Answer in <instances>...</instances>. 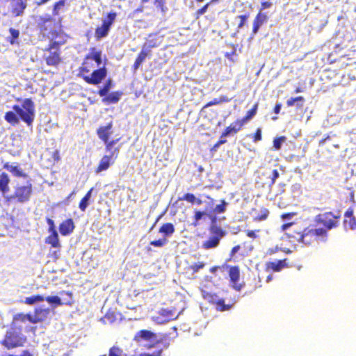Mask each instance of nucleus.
Segmentation results:
<instances>
[{
  "instance_id": "obj_1",
  "label": "nucleus",
  "mask_w": 356,
  "mask_h": 356,
  "mask_svg": "<svg viewBox=\"0 0 356 356\" xmlns=\"http://www.w3.org/2000/svg\"><path fill=\"white\" fill-rule=\"evenodd\" d=\"M102 52L95 47L90 49L78 69V76L90 85L100 84L107 76L105 65L102 66Z\"/></svg>"
},
{
  "instance_id": "obj_2",
  "label": "nucleus",
  "mask_w": 356,
  "mask_h": 356,
  "mask_svg": "<svg viewBox=\"0 0 356 356\" xmlns=\"http://www.w3.org/2000/svg\"><path fill=\"white\" fill-rule=\"evenodd\" d=\"M62 19L60 18L58 22L51 15L40 16L37 22V27L43 36L50 38V40L63 39L64 33L61 30Z\"/></svg>"
},
{
  "instance_id": "obj_3",
  "label": "nucleus",
  "mask_w": 356,
  "mask_h": 356,
  "mask_svg": "<svg viewBox=\"0 0 356 356\" xmlns=\"http://www.w3.org/2000/svg\"><path fill=\"white\" fill-rule=\"evenodd\" d=\"M33 193V186L31 180H27L24 184L17 183L14 186V192L11 195L5 197L6 202L15 200L19 204H24L30 201Z\"/></svg>"
},
{
  "instance_id": "obj_4",
  "label": "nucleus",
  "mask_w": 356,
  "mask_h": 356,
  "mask_svg": "<svg viewBox=\"0 0 356 356\" xmlns=\"http://www.w3.org/2000/svg\"><path fill=\"white\" fill-rule=\"evenodd\" d=\"M65 42L66 40L64 38L49 41V43L44 49V51L49 53L47 56H44V59L48 66L57 67L62 63L60 47L65 44Z\"/></svg>"
},
{
  "instance_id": "obj_5",
  "label": "nucleus",
  "mask_w": 356,
  "mask_h": 356,
  "mask_svg": "<svg viewBox=\"0 0 356 356\" xmlns=\"http://www.w3.org/2000/svg\"><path fill=\"white\" fill-rule=\"evenodd\" d=\"M26 341L27 338L25 335L20 332V331L10 327L6 331L0 343L6 349L12 350L24 346Z\"/></svg>"
},
{
  "instance_id": "obj_6",
  "label": "nucleus",
  "mask_w": 356,
  "mask_h": 356,
  "mask_svg": "<svg viewBox=\"0 0 356 356\" xmlns=\"http://www.w3.org/2000/svg\"><path fill=\"white\" fill-rule=\"evenodd\" d=\"M328 238V233L326 229L315 227L310 225L302 229V243L307 245H310L314 242H326Z\"/></svg>"
},
{
  "instance_id": "obj_7",
  "label": "nucleus",
  "mask_w": 356,
  "mask_h": 356,
  "mask_svg": "<svg viewBox=\"0 0 356 356\" xmlns=\"http://www.w3.org/2000/svg\"><path fill=\"white\" fill-rule=\"evenodd\" d=\"M13 109L27 126H32L35 118V104L31 98L24 99L22 106L14 105Z\"/></svg>"
},
{
  "instance_id": "obj_8",
  "label": "nucleus",
  "mask_w": 356,
  "mask_h": 356,
  "mask_svg": "<svg viewBox=\"0 0 356 356\" xmlns=\"http://www.w3.org/2000/svg\"><path fill=\"white\" fill-rule=\"evenodd\" d=\"M341 215L339 212L336 213L327 211L323 213H319L315 216V222L317 224L322 225L323 229H326V233L332 229L337 228L339 225V220Z\"/></svg>"
},
{
  "instance_id": "obj_9",
  "label": "nucleus",
  "mask_w": 356,
  "mask_h": 356,
  "mask_svg": "<svg viewBox=\"0 0 356 356\" xmlns=\"http://www.w3.org/2000/svg\"><path fill=\"white\" fill-rule=\"evenodd\" d=\"M211 234L202 244V248L204 250H210L217 248L221 239L225 236L226 232L222 227L217 225H212L209 228Z\"/></svg>"
},
{
  "instance_id": "obj_10",
  "label": "nucleus",
  "mask_w": 356,
  "mask_h": 356,
  "mask_svg": "<svg viewBox=\"0 0 356 356\" xmlns=\"http://www.w3.org/2000/svg\"><path fill=\"white\" fill-rule=\"evenodd\" d=\"M116 17L117 13L114 11H111L107 13L106 17L102 20L101 26H99L95 29V37L96 40H100L108 35Z\"/></svg>"
},
{
  "instance_id": "obj_11",
  "label": "nucleus",
  "mask_w": 356,
  "mask_h": 356,
  "mask_svg": "<svg viewBox=\"0 0 356 356\" xmlns=\"http://www.w3.org/2000/svg\"><path fill=\"white\" fill-rule=\"evenodd\" d=\"M113 126V122H110L104 126H100L96 131L98 138L105 144L106 151H111L114 145L120 140V138L110 140Z\"/></svg>"
},
{
  "instance_id": "obj_12",
  "label": "nucleus",
  "mask_w": 356,
  "mask_h": 356,
  "mask_svg": "<svg viewBox=\"0 0 356 356\" xmlns=\"http://www.w3.org/2000/svg\"><path fill=\"white\" fill-rule=\"evenodd\" d=\"M254 247L248 242L234 245L229 252L228 261H239L249 255Z\"/></svg>"
},
{
  "instance_id": "obj_13",
  "label": "nucleus",
  "mask_w": 356,
  "mask_h": 356,
  "mask_svg": "<svg viewBox=\"0 0 356 356\" xmlns=\"http://www.w3.org/2000/svg\"><path fill=\"white\" fill-rule=\"evenodd\" d=\"M27 322L31 323V314L18 313L13 316L10 327L20 331V332H22L23 330L26 332L30 331L34 332L35 330V327L25 325Z\"/></svg>"
},
{
  "instance_id": "obj_14",
  "label": "nucleus",
  "mask_w": 356,
  "mask_h": 356,
  "mask_svg": "<svg viewBox=\"0 0 356 356\" xmlns=\"http://www.w3.org/2000/svg\"><path fill=\"white\" fill-rule=\"evenodd\" d=\"M109 152V155H104L101 159L98 165L95 168V173L99 174L102 171L107 170L109 168V167L112 165L117 159L119 155L120 149L119 147H115L113 150L111 149V151Z\"/></svg>"
},
{
  "instance_id": "obj_15",
  "label": "nucleus",
  "mask_w": 356,
  "mask_h": 356,
  "mask_svg": "<svg viewBox=\"0 0 356 356\" xmlns=\"http://www.w3.org/2000/svg\"><path fill=\"white\" fill-rule=\"evenodd\" d=\"M281 230L285 232V234L289 238L302 243V230L296 226L294 222L283 224L281 226Z\"/></svg>"
},
{
  "instance_id": "obj_16",
  "label": "nucleus",
  "mask_w": 356,
  "mask_h": 356,
  "mask_svg": "<svg viewBox=\"0 0 356 356\" xmlns=\"http://www.w3.org/2000/svg\"><path fill=\"white\" fill-rule=\"evenodd\" d=\"M228 275L231 286L236 291H241L245 286V283H239L240 268L238 266H232L229 267Z\"/></svg>"
},
{
  "instance_id": "obj_17",
  "label": "nucleus",
  "mask_w": 356,
  "mask_h": 356,
  "mask_svg": "<svg viewBox=\"0 0 356 356\" xmlns=\"http://www.w3.org/2000/svg\"><path fill=\"white\" fill-rule=\"evenodd\" d=\"M50 314L49 307H38L33 310V314H31V323L37 324L45 321Z\"/></svg>"
},
{
  "instance_id": "obj_18",
  "label": "nucleus",
  "mask_w": 356,
  "mask_h": 356,
  "mask_svg": "<svg viewBox=\"0 0 356 356\" xmlns=\"http://www.w3.org/2000/svg\"><path fill=\"white\" fill-rule=\"evenodd\" d=\"M204 298H207L210 302L214 304L216 309L220 312L229 310L236 302V300H234L229 303L225 304L223 299L217 298L218 296L216 294L207 293V295L204 296Z\"/></svg>"
},
{
  "instance_id": "obj_19",
  "label": "nucleus",
  "mask_w": 356,
  "mask_h": 356,
  "mask_svg": "<svg viewBox=\"0 0 356 356\" xmlns=\"http://www.w3.org/2000/svg\"><path fill=\"white\" fill-rule=\"evenodd\" d=\"M154 47V45H151L149 47H147L145 44L143 46L142 49L137 55L135 62L132 65V71L134 72H136L138 70V69L145 61L147 57H150L152 56L151 50L149 49V48Z\"/></svg>"
},
{
  "instance_id": "obj_20",
  "label": "nucleus",
  "mask_w": 356,
  "mask_h": 356,
  "mask_svg": "<svg viewBox=\"0 0 356 356\" xmlns=\"http://www.w3.org/2000/svg\"><path fill=\"white\" fill-rule=\"evenodd\" d=\"M156 333L147 330H141L135 334L134 341L137 343L154 341L156 340Z\"/></svg>"
},
{
  "instance_id": "obj_21",
  "label": "nucleus",
  "mask_w": 356,
  "mask_h": 356,
  "mask_svg": "<svg viewBox=\"0 0 356 356\" xmlns=\"http://www.w3.org/2000/svg\"><path fill=\"white\" fill-rule=\"evenodd\" d=\"M243 126L244 125L241 123L239 119L236 120L224 129L220 135V138H222L236 134L240 130H241Z\"/></svg>"
},
{
  "instance_id": "obj_22",
  "label": "nucleus",
  "mask_w": 356,
  "mask_h": 356,
  "mask_svg": "<svg viewBox=\"0 0 356 356\" xmlns=\"http://www.w3.org/2000/svg\"><path fill=\"white\" fill-rule=\"evenodd\" d=\"M343 225L346 229L354 230L356 229V218L353 215V209H348L344 213Z\"/></svg>"
},
{
  "instance_id": "obj_23",
  "label": "nucleus",
  "mask_w": 356,
  "mask_h": 356,
  "mask_svg": "<svg viewBox=\"0 0 356 356\" xmlns=\"http://www.w3.org/2000/svg\"><path fill=\"white\" fill-rule=\"evenodd\" d=\"M286 267H288L287 259L268 261L266 264V270L274 272H279Z\"/></svg>"
},
{
  "instance_id": "obj_24",
  "label": "nucleus",
  "mask_w": 356,
  "mask_h": 356,
  "mask_svg": "<svg viewBox=\"0 0 356 356\" xmlns=\"http://www.w3.org/2000/svg\"><path fill=\"white\" fill-rule=\"evenodd\" d=\"M268 16L266 13L259 11L254 17L252 23V34L255 35L259 30L261 26L268 21Z\"/></svg>"
},
{
  "instance_id": "obj_25",
  "label": "nucleus",
  "mask_w": 356,
  "mask_h": 356,
  "mask_svg": "<svg viewBox=\"0 0 356 356\" xmlns=\"http://www.w3.org/2000/svg\"><path fill=\"white\" fill-rule=\"evenodd\" d=\"M75 228L74 221L72 218H68L63 221L59 225V232L63 236H67L73 232Z\"/></svg>"
},
{
  "instance_id": "obj_26",
  "label": "nucleus",
  "mask_w": 356,
  "mask_h": 356,
  "mask_svg": "<svg viewBox=\"0 0 356 356\" xmlns=\"http://www.w3.org/2000/svg\"><path fill=\"white\" fill-rule=\"evenodd\" d=\"M26 6V0H13L11 13L15 17L20 16L24 13Z\"/></svg>"
},
{
  "instance_id": "obj_27",
  "label": "nucleus",
  "mask_w": 356,
  "mask_h": 356,
  "mask_svg": "<svg viewBox=\"0 0 356 356\" xmlns=\"http://www.w3.org/2000/svg\"><path fill=\"white\" fill-rule=\"evenodd\" d=\"M10 178L6 172L0 173V193L3 195L10 191Z\"/></svg>"
},
{
  "instance_id": "obj_28",
  "label": "nucleus",
  "mask_w": 356,
  "mask_h": 356,
  "mask_svg": "<svg viewBox=\"0 0 356 356\" xmlns=\"http://www.w3.org/2000/svg\"><path fill=\"white\" fill-rule=\"evenodd\" d=\"M3 168L10 172L15 177L23 178H27L29 177L19 165H12L9 163H6L3 164Z\"/></svg>"
},
{
  "instance_id": "obj_29",
  "label": "nucleus",
  "mask_w": 356,
  "mask_h": 356,
  "mask_svg": "<svg viewBox=\"0 0 356 356\" xmlns=\"http://www.w3.org/2000/svg\"><path fill=\"white\" fill-rule=\"evenodd\" d=\"M123 95L122 91H115L105 97H103V102L106 104H115L119 102L121 96Z\"/></svg>"
},
{
  "instance_id": "obj_30",
  "label": "nucleus",
  "mask_w": 356,
  "mask_h": 356,
  "mask_svg": "<svg viewBox=\"0 0 356 356\" xmlns=\"http://www.w3.org/2000/svg\"><path fill=\"white\" fill-rule=\"evenodd\" d=\"M50 234L46 238L45 243L53 248H60L58 235L57 231L50 232Z\"/></svg>"
},
{
  "instance_id": "obj_31",
  "label": "nucleus",
  "mask_w": 356,
  "mask_h": 356,
  "mask_svg": "<svg viewBox=\"0 0 356 356\" xmlns=\"http://www.w3.org/2000/svg\"><path fill=\"white\" fill-rule=\"evenodd\" d=\"M258 107L259 103L256 102L253 105L252 108L246 112L245 116L239 119V120L241 122V123H243V125L246 124L248 121H250L256 115L258 110Z\"/></svg>"
},
{
  "instance_id": "obj_32",
  "label": "nucleus",
  "mask_w": 356,
  "mask_h": 356,
  "mask_svg": "<svg viewBox=\"0 0 356 356\" xmlns=\"http://www.w3.org/2000/svg\"><path fill=\"white\" fill-rule=\"evenodd\" d=\"M229 101V99L228 98L227 96H225V95L221 96L219 98H214L211 101L207 102L203 106V108L201 110V112L204 113L205 112V108H207V107L212 106H214V105H217V104H221V103L228 102Z\"/></svg>"
},
{
  "instance_id": "obj_33",
  "label": "nucleus",
  "mask_w": 356,
  "mask_h": 356,
  "mask_svg": "<svg viewBox=\"0 0 356 356\" xmlns=\"http://www.w3.org/2000/svg\"><path fill=\"white\" fill-rule=\"evenodd\" d=\"M305 102V98L302 96H298L289 99L286 104L288 107H291L296 104L298 108H302Z\"/></svg>"
},
{
  "instance_id": "obj_34",
  "label": "nucleus",
  "mask_w": 356,
  "mask_h": 356,
  "mask_svg": "<svg viewBox=\"0 0 356 356\" xmlns=\"http://www.w3.org/2000/svg\"><path fill=\"white\" fill-rule=\"evenodd\" d=\"M5 120L13 126H15L19 124V119L17 115L13 111H7L4 115Z\"/></svg>"
},
{
  "instance_id": "obj_35",
  "label": "nucleus",
  "mask_w": 356,
  "mask_h": 356,
  "mask_svg": "<svg viewBox=\"0 0 356 356\" xmlns=\"http://www.w3.org/2000/svg\"><path fill=\"white\" fill-rule=\"evenodd\" d=\"M175 231V227L173 224L170 222L165 223L159 228V232L162 233L165 236L172 235Z\"/></svg>"
},
{
  "instance_id": "obj_36",
  "label": "nucleus",
  "mask_w": 356,
  "mask_h": 356,
  "mask_svg": "<svg viewBox=\"0 0 356 356\" xmlns=\"http://www.w3.org/2000/svg\"><path fill=\"white\" fill-rule=\"evenodd\" d=\"M44 300V297L43 296L37 294L29 297H26L23 301V302L28 305H33L37 302H43Z\"/></svg>"
},
{
  "instance_id": "obj_37",
  "label": "nucleus",
  "mask_w": 356,
  "mask_h": 356,
  "mask_svg": "<svg viewBox=\"0 0 356 356\" xmlns=\"http://www.w3.org/2000/svg\"><path fill=\"white\" fill-rule=\"evenodd\" d=\"M92 191V188H90L79 202V207L81 211H85L86 208L88 207L89 204L88 201L91 197Z\"/></svg>"
},
{
  "instance_id": "obj_38",
  "label": "nucleus",
  "mask_w": 356,
  "mask_h": 356,
  "mask_svg": "<svg viewBox=\"0 0 356 356\" xmlns=\"http://www.w3.org/2000/svg\"><path fill=\"white\" fill-rule=\"evenodd\" d=\"M113 86V81L111 79H108L102 88L98 90V95L100 97H105L108 95L110 89Z\"/></svg>"
},
{
  "instance_id": "obj_39",
  "label": "nucleus",
  "mask_w": 356,
  "mask_h": 356,
  "mask_svg": "<svg viewBox=\"0 0 356 356\" xmlns=\"http://www.w3.org/2000/svg\"><path fill=\"white\" fill-rule=\"evenodd\" d=\"M207 215V213L205 211H202L200 210H195L194 211V216L193 217V220L192 222V225L194 227H197L200 225V220Z\"/></svg>"
},
{
  "instance_id": "obj_40",
  "label": "nucleus",
  "mask_w": 356,
  "mask_h": 356,
  "mask_svg": "<svg viewBox=\"0 0 356 356\" xmlns=\"http://www.w3.org/2000/svg\"><path fill=\"white\" fill-rule=\"evenodd\" d=\"M9 32L10 33V36L8 38L7 41L11 44H14L17 42V40L19 36V31L17 29L10 28Z\"/></svg>"
},
{
  "instance_id": "obj_41",
  "label": "nucleus",
  "mask_w": 356,
  "mask_h": 356,
  "mask_svg": "<svg viewBox=\"0 0 356 356\" xmlns=\"http://www.w3.org/2000/svg\"><path fill=\"white\" fill-rule=\"evenodd\" d=\"M66 0H59L53 4L52 14L54 16L59 15L60 10L65 5Z\"/></svg>"
},
{
  "instance_id": "obj_42",
  "label": "nucleus",
  "mask_w": 356,
  "mask_h": 356,
  "mask_svg": "<svg viewBox=\"0 0 356 356\" xmlns=\"http://www.w3.org/2000/svg\"><path fill=\"white\" fill-rule=\"evenodd\" d=\"M44 300L50 304L54 305V307L61 306L63 303L61 301V299L57 296H49L44 298Z\"/></svg>"
},
{
  "instance_id": "obj_43",
  "label": "nucleus",
  "mask_w": 356,
  "mask_h": 356,
  "mask_svg": "<svg viewBox=\"0 0 356 356\" xmlns=\"http://www.w3.org/2000/svg\"><path fill=\"white\" fill-rule=\"evenodd\" d=\"M269 211L266 208H262L261 210V213H259L257 216L254 217L253 220L254 221H263L266 220L268 216H269Z\"/></svg>"
},
{
  "instance_id": "obj_44",
  "label": "nucleus",
  "mask_w": 356,
  "mask_h": 356,
  "mask_svg": "<svg viewBox=\"0 0 356 356\" xmlns=\"http://www.w3.org/2000/svg\"><path fill=\"white\" fill-rule=\"evenodd\" d=\"M108 356H127L123 351L118 346H113L109 349Z\"/></svg>"
},
{
  "instance_id": "obj_45",
  "label": "nucleus",
  "mask_w": 356,
  "mask_h": 356,
  "mask_svg": "<svg viewBox=\"0 0 356 356\" xmlns=\"http://www.w3.org/2000/svg\"><path fill=\"white\" fill-rule=\"evenodd\" d=\"M286 138L284 136H282L277 138H275L273 140V147L275 150H279L281 148L282 143L286 140Z\"/></svg>"
},
{
  "instance_id": "obj_46",
  "label": "nucleus",
  "mask_w": 356,
  "mask_h": 356,
  "mask_svg": "<svg viewBox=\"0 0 356 356\" xmlns=\"http://www.w3.org/2000/svg\"><path fill=\"white\" fill-rule=\"evenodd\" d=\"M179 200H185L189 203L195 204V201L196 200V197L193 193H186L182 197H179Z\"/></svg>"
},
{
  "instance_id": "obj_47",
  "label": "nucleus",
  "mask_w": 356,
  "mask_h": 356,
  "mask_svg": "<svg viewBox=\"0 0 356 356\" xmlns=\"http://www.w3.org/2000/svg\"><path fill=\"white\" fill-rule=\"evenodd\" d=\"M279 176H280V174L277 169H274L272 170L270 175H269L270 181L268 183V184L270 187L272 186L275 184L276 179L279 177Z\"/></svg>"
},
{
  "instance_id": "obj_48",
  "label": "nucleus",
  "mask_w": 356,
  "mask_h": 356,
  "mask_svg": "<svg viewBox=\"0 0 356 356\" xmlns=\"http://www.w3.org/2000/svg\"><path fill=\"white\" fill-rule=\"evenodd\" d=\"M227 203L225 201V200H222L221 201V203L218 204L215 209H214V212L216 213H222L225 211L226 210V206H227Z\"/></svg>"
},
{
  "instance_id": "obj_49",
  "label": "nucleus",
  "mask_w": 356,
  "mask_h": 356,
  "mask_svg": "<svg viewBox=\"0 0 356 356\" xmlns=\"http://www.w3.org/2000/svg\"><path fill=\"white\" fill-rule=\"evenodd\" d=\"M205 264L204 262H197L191 265L189 268L191 270H192L193 273H195L200 269L203 268Z\"/></svg>"
},
{
  "instance_id": "obj_50",
  "label": "nucleus",
  "mask_w": 356,
  "mask_h": 356,
  "mask_svg": "<svg viewBox=\"0 0 356 356\" xmlns=\"http://www.w3.org/2000/svg\"><path fill=\"white\" fill-rule=\"evenodd\" d=\"M209 3H207L204 4L202 8L196 10V12L195 13V17L196 19H199L201 15H202L207 12L209 6Z\"/></svg>"
},
{
  "instance_id": "obj_51",
  "label": "nucleus",
  "mask_w": 356,
  "mask_h": 356,
  "mask_svg": "<svg viewBox=\"0 0 356 356\" xmlns=\"http://www.w3.org/2000/svg\"><path fill=\"white\" fill-rule=\"evenodd\" d=\"M168 241L166 238H159L158 240L152 241L150 245L155 247H162L167 243Z\"/></svg>"
},
{
  "instance_id": "obj_52",
  "label": "nucleus",
  "mask_w": 356,
  "mask_h": 356,
  "mask_svg": "<svg viewBox=\"0 0 356 356\" xmlns=\"http://www.w3.org/2000/svg\"><path fill=\"white\" fill-rule=\"evenodd\" d=\"M154 4L156 8H159L161 9L162 13L166 12L168 8L165 6V0H154Z\"/></svg>"
},
{
  "instance_id": "obj_53",
  "label": "nucleus",
  "mask_w": 356,
  "mask_h": 356,
  "mask_svg": "<svg viewBox=\"0 0 356 356\" xmlns=\"http://www.w3.org/2000/svg\"><path fill=\"white\" fill-rule=\"evenodd\" d=\"M249 16H250L249 13L241 15L238 16V17L240 19V22L237 26L238 29H241L244 26L246 21L249 18Z\"/></svg>"
},
{
  "instance_id": "obj_54",
  "label": "nucleus",
  "mask_w": 356,
  "mask_h": 356,
  "mask_svg": "<svg viewBox=\"0 0 356 356\" xmlns=\"http://www.w3.org/2000/svg\"><path fill=\"white\" fill-rule=\"evenodd\" d=\"M262 139L261 130L260 128L257 129L252 136V140L254 143L260 141Z\"/></svg>"
},
{
  "instance_id": "obj_55",
  "label": "nucleus",
  "mask_w": 356,
  "mask_h": 356,
  "mask_svg": "<svg viewBox=\"0 0 356 356\" xmlns=\"http://www.w3.org/2000/svg\"><path fill=\"white\" fill-rule=\"evenodd\" d=\"M162 352H163V349H159V350L154 351L152 354L142 353V354H139V355H133L131 356H161Z\"/></svg>"
},
{
  "instance_id": "obj_56",
  "label": "nucleus",
  "mask_w": 356,
  "mask_h": 356,
  "mask_svg": "<svg viewBox=\"0 0 356 356\" xmlns=\"http://www.w3.org/2000/svg\"><path fill=\"white\" fill-rule=\"evenodd\" d=\"M259 229L257 230H246L245 234L247 236H248L250 238L255 239L258 237V235L257 234V232H259Z\"/></svg>"
},
{
  "instance_id": "obj_57",
  "label": "nucleus",
  "mask_w": 356,
  "mask_h": 356,
  "mask_svg": "<svg viewBox=\"0 0 356 356\" xmlns=\"http://www.w3.org/2000/svg\"><path fill=\"white\" fill-rule=\"evenodd\" d=\"M227 143V140L224 139L223 138H221L220 137V139L213 145L212 148L211 149V151H216L221 145L225 144Z\"/></svg>"
},
{
  "instance_id": "obj_58",
  "label": "nucleus",
  "mask_w": 356,
  "mask_h": 356,
  "mask_svg": "<svg viewBox=\"0 0 356 356\" xmlns=\"http://www.w3.org/2000/svg\"><path fill=\"white\" fill-rule=\"evenodd\" d=\"M46 220L49 225V229H48L49 232L56 231L54 220L49 218H47Z\"/></svg>"
},
{
  "instance_id": "obj_59",
  "label": "nucleus",
  "mask_w": 356,
  "mask_h": 356,
  "mask_svg": "<svg viewBox=\"0 0 356 356\" xmlns=\"http://www.w3.org/2000/svg\"><path fill=\"white\" fill-rule=\"evenodd\" d=\"M51 158L53 159L54 162H58L60 159L59 150H54L51 154Z\"/></svg>"
},
{
  "instance_id": "obj_60",
  "label": "nucleus",
  "mask_w": 356,
  "mask_h": 356,
  "mask_svg": "<svg viewBox=\"0 0 356 356\" xmlns=\"http://www.w3.org/2000/svg\"><path fill=\"white\" fill-rule=\"evenodd\" d=\"M272 6V3L267 1H263L261 2V8L259 9V11H262L264 9L269 8Z\"/></svg>"
},
{
  "instance_id": "obj_61",
  "label": "nucleus",
  "mask_w": 356,
  "mask_h": 356,
  "mask_svg": "<svg viewBox=\"0 0 356 356\" xmlns=\"http://www.w3.org/2000/svg\"><path fill=\"white\" fill-rule=\"evenodd\" d=\"M295 216V213H284L281 215L282 219L291 218Z\"/></svg>"
},
{
  "instance_id": "obj_62",
  "label": "nucleus",
  "mask_w": 356,
  "mask_h": 356,
  "mask_svg": "<svg viewBox=\"0 0 356 356\" xmlns=\"http://www.w3.org/2000/svg\"><path fill=\"white\" fill-rule=\"evenodd\" d=\"M282 107V104L280 103H277L275 104L273 111L275 114H279L280 112V109Z\"/></svg>"
},
{
  "instance_id": "obj_63",
  "label": "nucleus",
  "mask_w": 356,
  "mask_h": 356,
  "mask_svg": "<svg viewBox=\"0 0 356 356\" xmlns=\"http://www.w3.org/2000/svg\"><path fill=\"white\" fill-rule=\"evenodd\" d=\"M49 1H50V0H38V1H36L35 2V4L38 7H39V6H40L43 5V4L47 3V2H49Z\"/></svg>"
},
{
  "instance_id": "obj_64",
  "label": "nucleus",
  "mask_w": 356,
  "mask_h": 356,
  "mask_svg": "<svg viewBox=\"0 0 356 356\" xmlns=\"http://www.w3.org/2000/svg\"><path fill=\"white\" fill-rule=\"evenodd\" d=\"M75 194L74 191H72L65 199V200L63 202L64 204H67L68 203L69 200Z\"/></svg>"
}]
</instances>
